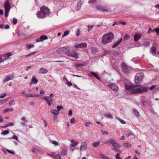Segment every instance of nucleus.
<instances>
[{
	"mask_svg": "<svg viewBox=\"0 0 159 159\" xmlns=\"http://www.w3.org/2000/svg\"><path fill=\"white\" fill-rule=\"evenodd\" d=\"M100 157L102 159H108V158L107 157L102 154H101Z\"/></svg>",
	"mask_w": 159,
	"mask_h": 159,
	"instance_id": "nucleus-43",
	"label": "nucleus"
},
{
	"mask_svg": "<svg viewBox=\"0 0 159 159\" xmlns=\"http://www.w3.org/2000/svg\"><path fill=\"white\" fill-rule=\"evenodd\" d=\"M118 120L121 123L123 124H125L126 123V122L123 120L120 119V118H118Z\"/></svg>",
	"mask_w": 159,
	"mask_h": 159,
	"instance_id": "nucleus-52",
	"label": "nucleus"
},
{
	"mask_svg": "<svg viewBox=\"0 0 159 159\" xmlns=\"http://www.w3.org/2000/svg\"><path fill=\"white\" fill-rule=\"evenodd\" d=\"M102 143L104 144H107L109 143L108 140L107 141H105V140H103L102 141Z\"/></svg>",
	"mask_w": 159,
	"mask_h": 159,
	"instance_id": "nucleus-46",
	"label": "nucleus"
},
{
	"mask_svg": "<svg viewBox=\"0 0 159 159\" xmlns=\"http://www.w3.org/2000/svg\"><path fill=\"white\" fill-rule=\"evenodd\" d=\"M80 30L79 29H78L76 31V35L78 36L80 34Z\"/></svg>",
	"mask_w": 159,
	"mask_h": 159,
	"instance_id": "nucleus-60",
	"label": "nucleus"
},
{
	"mask_svg": "<svg viewBox=\"0 0 159 159\" xmlns=\"http://www.w3.org/2000/svg\"><path fill=\"white\" fill-rule=\"evenodd\" d=\"M100 142L97 141L96 142H93L92 143V145L95 148L97 147L100 144Z\"/></svg>",
	"mask_w": 159,
	"mask_h": 159,
	"instance_id": "nucleus-26",
	"label": "nucleus"
},
{
	"mask_svg": "<svg viewBox=\"0 0 159 159\" xmlns=\"http://www.w3.org/2000/svg\"><path fill=\"white\" fill-rule=\"evenodd\" d=\"M155 31L157 33V34L159 35V28H157L154 29Z\"/></svg>",
	"mask_w": 159,
	"mask_h": 159,
	"instance_id": "nucleus-42",
	"label": "nucleus"
},
{
	"mask_svg": "<svg viewBox=\"0 0 159 159\" xmlns=\"http://www.w3.org/2000/svg\"><path fill=\"white\" fill-rule=\"evenodd\" d=\"M67 154V152L66 150H63L61 152V154L62 156H66Z\"/></svg>",
	"mask_w": 159,
	"mask_h": 159,
	"instance_id": "nucleus-31",
	"label": "nucleus"
},
{
	"mask_svg": "<svg viewBox=\"0 0 159 159\" xmlns=\"http://www.w3.org/2000/svg\"><path fill=\"white\" fill-rule=\"evenodd\" d=\"M88 28H89V30H88V31L89 32L92 29L93 27V25H91V26H88Z\"/></svg>",
	"mask_w": 159,
	"mask_h": 159,
	"instance_id": "nucleus-54",
	"label": "nucleus"
},
{
	"mask_svg": "<svg viewBox=\"0 0 159 159\" xmlns=\"http://www.w3.org/2000/svg\"><path fill=\"white\" fill-rule=\"evenodd\" d=\"M17 22V19L15 18H13V24H16Z\"/></svg>",
	"mask_w": 159,
	"mask_h": 159,
	"instance_id": "nucleus-50",
	"label": "nucleus"
},
{
	"mask_svg": "<svg viewBox=\"0 0 159 159\" xmlns=\"http://www.w3.org/2000/svg\"><path fill=\"white\" fill-rule=\"evenodd\" d=\"M122 39H121L119 41H118L116 43H115L114 44H113L112 46V48H114L116 47H117L120 43V42L122 41Z\"/></svg>",
	"mask_w": 159,
	"mask_h": 159,
	"instance_id": "nucleus-28",
	"label": "nucleus"
},
{
	"mask_svg": "<svg viewBox=\"0 0 159 159\" xmlns=\"http://www.w3.org/2000/svg\"><path fill=\"white\" fill-rule=\"evenodd\" d=\"M108 86L112 90L117 91L118 90V86L114 84H109Z\"/></svg>",
	"mask_w": 159,
	"mask_h": 159,
	"instance_id": "nucleus-10",
	"label": "nucleus"
},
{
	"mask_svg": "<svg viewBox=\"0 0 159 159\" xmlns=\"http://www.w3.org/2000/svg\"><path fill=\"white\" fill-rule=\"evenodd\" d=\"M62 48L63 53H66L67 55V53H69L70 50L69 47L68 46H67L66 47H62Z\"/></svg>",
	"mask_w": 159,
	"mask_h": 159,
	"instance_id": "nucleus-18",
	"label": "nucleus"
},
{
	"mask_svg": "<svg viewBox=\"0 0 159 159\" xmlns=\"http://www.w3.org/2000/svg\"><path fill=\"white\" fill-rule=\"evenodd\" d=\"M48 37L46 35H42L39 38V40H37L36 41V42H42L44 40H47L48 39Z\"/></svg>",
	"mask_w": 159,
	"mask_h": 159,
	"instance_id": "nucleus-17",
	"label": "nucleus"
},
{
	"mask_svg": "<svg viewBox=\"0 0 159 159\" xmlns=\"http://www.w3.org/2000/svg\"><path fill=\"white\" fill-rule=\"evenodd\" d=\"M87 44L85 43H81L79 44H75L74 47L76 48H86L87 47Z\"/></svg>",
	"mask_w": 159,
	"mask_h": 159,
	"instance_id": "nucleus-11",
	"label": "nucleus"
},
{
	"mask_svg": "<svg viewBox=\"0 0 159 159\" xmlns=\"http://www.w3.org/2000/svg\"><path fill=\"white\" fill-rule=\"evenodd\" d=\"M6 151L10 154H15V152H14L11 151L10 150L7 149Z\"/></svg>",
	"mask_w": 159,
	"mask_h": 159,
	"instance_id": "nucleus-49",
	"label": "nucleus"
},
{
	"mask_svg": "<svg viewBox=\"0 0 159 159\" xmlns=\"http://www.w3.org/2000/svg\"><path fill=\"white\" fill-rule=\"evenodd\" d=\"M120 154L119 153H117L115 157L116 159H120V157H119Z\"/></svg>",
	"mask_w": 159,
	"mask_h": 159,
	"instance_id": "nucleus-53",
	"label": "nucleus"
},
{
	"mask_svg": "<svg viewBox=\"0 0 159 159\" xmlns=\"http://www.w3.org/2000/svg\"><path fill=\"white\" fill-rule=\"evenodd\" d=\"M52 157L56 159H61L60 156L59 154L54 155L52 156Z\"/></svg>",
	"mask_w": 159,
	"mask_h": 159,
	"instance_id": "nucleus-30",
	"label": "nucleus"
},
{
	"mask_svg": "<svg viewBox=\"0 0 159 159\" xmlns=\"http://www.w3.org/2000/svg\"><path fill=\"white\" fill-rule=\"evenodd\" d=\"M150 90H152L154 89V90L155 91L157 90V88H156L155 85H152L151 87L149 88Z\"/></svg>",
	"mask_w": 159,
	"mask_h": 159,
	"instance_id": "nucleus-39",
	"label": "nucleus"
},
{
	"mask_svg": "<svg viewBox=\"0 0 159 159\" xmlns=\"http://www.w3.org/2000/svg\"><path fill=\"white\" fill-rule=\"evenodd\" d=\"M69 32L68 31H66L64 32V33L63 35V37L66 36H67L69 34Z\"/></svg>",
	"mask_w": 159,
	"mask_h": 159,
	"instance_id": "nucleus-48",
	"label": "nucleus"
},
{
	"mask_svg": "<svg viewBox=\"0 0 159 159\" xmlns=\"http://www.w3.org/2000/svg\"><path fill=\"white\" fill-rule=\"evenodd\" d=\"M144 78L143 74L142 73H137L135 77L134 81L137 86H140Z\"/></svg>",
	"mask_w": 159,
	"mask_h": 159,
	"instance_id": "nucleus-4",
	"label": "nucleus"
},
{
	"mask_svg": "<svg viewBox=\"0 0 159 159\" xmlns=\"http://www.w3.org/2000/svg\"><path fill=\"white\" fill-rule=\"evenodd\" d=\"M129 38V36L128 35H125L124 36V39L125 40H127Z\"/></svg>",
	"mask_w": 159,
	"mask_h": 159,
	"instance_id": "nucleus-51",
	"label": "nucleus"
},
{
	"mask_svg": "<svg viewBox=\"0 0 159 159\" xmlns=\"http://www.w3.org/2000/svg\"><path fill=\"white\" fill-rule=\"evenodd\" d=\"M93 123L91 122H86L84 123V125L86 127H89Z\"/></svg>",
	"mask_w": 159,
	"mask_h": 159,
	"instance_id": "nucleus-36",
	"label": "nucleus"
},
{
	"mask_svg": "<svg viewBox=\"0 0 159 159\" xmlns=\"http://www.w3.org/2000/svg\"><path fill=\"white\" fill-rule=\"evenodd\" d=\"M5 55L6 57H9L12 55V54L11 52H7Z\"/></svg>",
	"mask_w": 159,
	"mask_h": 159,
	"instance_id": "nucleus-41",
	"label": "nucleus"
},
{
	"mask_svg": "<svg viewBox=\"0 0 159 159\" xmlns=\"http://www.w3.org/2000/svg\"><path fill=\"white\" fill-rule=\"evenodd\" d=\"M33 46H34V45H30V44H27V47L28 48L29 50Z\"/></svg>",
	"mask_w": 159,
	"mask_h": 159,
	"instance_id": "nucleus-59",
	"label": "nucleus"
},
{
	"mask_svg": "<svg viewBox=\"0 0 159 159\" xmlns=\"http://www.w3.org/2000/svg\"><path fill=\"white\" fill-rule=\"evenodd\" d=\"M125 89L129 90L131 93H140L146 92L148 90V87H140L137 88V84L134 85L129 83L125 84Z\"/></svg>",
	"mask_w": 159,
	"mask_h": 159,
	"instance_id": "nucleus-1",
	"label": "nucleus"
},
{
	"mask_svg": "<svg viewBox=\"0 0 159 159\" xmlns=\"http://www.w3.org/2000/svg\"><path fill=\"white\" fill-rule=\"evenodd\" d=\"M91 49L92 52L93 53H95L98 52L97 49L95 47H92Z\"/></svg>",
	"mask_w": 159,
	"mask_h": 159,
	"instance_id": "nucleus-32",
	"label": "nucleus"
},
{
	"mask_svg": "<svg viewBox=\"0 0 159 159\" xmlns=\"http://www.w3.org/2000/svg\"><path fill=\"white\" fill-rule=\"evenodd\" d=\"M113 38V35L111 32L107 33L102 36V43L104 44L108 43L112 41Z\"/></svg>",
	"mask_w": 159,
	"mask_h": 159,
	"instance_id": "nucleus-3",
	"label": "nucleus"
},
{
	"mask_svg": "<svg viewBox=\"0 0 159 159\" xmlns=\"http://www.w3.org/2000/svg\"><path fill=\"white\" fill-rule=\"evenodd\" d=\"M8 101V100L7 99H4L1 100H0V103L1 105L4 104Z\"/></svg>",
	"mask_w": 159,
	"mask_h": 159,
	"instance_id": "nucleus-35",
	"label": "nucleus"
},
{
	"mask_svg": "<svg viewBox=\"0 0 159 159\" xmlns=\"http://www.w3.org/2000/svg\"><path fill=\"white\" fill-rule=\"evenodd\" d=\"M82 4V3L81 1H79L78 3L77 6L76 11H78L80 9L81 7Z\"/></svg>",
	"mask_w": 159,
	"mask_h": 159,
	"instance_id": "nucleus-25",
	"label": "nucleus"
},
{
	"mask_svg": "<svg viewBox=\"0 0 159 159\" xmlns=\"http://www.w3.org/2000/svg\"><path fill=\"white\" fill-rule=\"evenodd\" d=\"M121 66L122 68V71L125 74H128L129 73L130 69L125 63H122L121 64Z\"/></svg>",
	"mask_w": 159,
	"mask_h": 159,
	"instance_id": "nucleus-8",
	"label": "nucleus"
},
{
	"mask_svg": "<svg viewBox=\"0 0 159 159\" xmlns=\"http://www.w3.org/2000/svg\"><path fill=\"white\" fill-rule=\"evenodd\" d=\"M70 122L71 123H73L75 122V119L74 118H71L70 119Z\"/></svg>",
	"mask_w": 159,
	"mask_h": 159,
	"instance_id": "nucleus-61",
	"label": "nucleus"
},
{
	"mask_svg": "<svg viewBox=\"0 0 159 159\" xmlns=\"http://www.w3.org/2000/svg\"><path fill=\"white\" fill-rule=\"evenodd\" d=\"M40 99L45 100L49 106H51L52 105V102L53 101V100L52 98L49 96H45L40 98Z\"/></svg>",
	"mask_w": 159,
	"mask_h": 159,
	"instance_id": "nucleus-7",
	"label": "nucleus"
},
{
	"mask_svg": "<svg viewBox=\"0 0 159 159\" xmlns=\"http://www.w3.org/2000/svg\"><path fill=\"white\" fill-rule=\"evenodd\" d=\"M36 52H32L31 53H30V54H27L26 55L25 57H27L30 56H31V55H33Z\"/></svg>",
	"mask_w": 159,
	"mask_h": 159,
	"instance_id": "nucleus-44",
	"label": "nucleus"
},
{
	"mask_svg": "<svg viewBox=\"0 0 159 159\" xmlns=\"http://www.w3.org/2000/svg\"><path fill=\"white\" fill-rule=\"evenodd\" d=\"M96 9L99 11H107V9L106 7H103L100 5H98L96 7Z\"/></svg>",
	"mask_w": 159,
	"mask_h": 159,
	"instance_id": "nucleus-13",
	"label": "nucleus"
},
{
	"mask_svg": "<svg viewBox=\"0 0 159 159\" xmlns=\"http://www.w3.org/2000/svg\"><path fill=\"white\" fill-rule=\"evenodd\" d=\"M13 110V109L12 108H11L10 109H7L6 110H4V113H6L8 112V111H12Z\"/></svg>",
	"mask_w": 159,
	"mask_h": 159,
	"instance_id": "nucleus-38",
	"label": "nucleus"
},
{
	"mask_svg": "<svg viewBox=\"0 0 159 159\" xmlns=\"http://www.w3.org/2000/svg\"><path fill=\"white\" fill-rule=\"evenodd\" d=\"M67 55L69 56L73 57L75 58H77L78 57V53L75 51L69 52L67 53Z\"/></svg>",
	"mask_w": 159,
	"mask_h": 159,
	"instance_id": "nucleus-9",
	"label": "nucleus"
},
{
	"mask_svg": "<svg viewBox=\"0 0 159 159\" xmlns=\"http://www.w3.org/2000/svg\"><path fill=\"white\" fill-rule=\"evenodd\" d=\"M80 151H84L86 150L87 144L86 142H82L81 143L80 148Z\"/></svg>",
	"mask_w": 159,
	"mask_h": 159,
	"instance_id": "nucleus-12",
	"label": "nucleus"
},
{
	"mask_svg": "<svg viewBox=\"0 0 159 159\" xmlns=\"http://www.w3.org/2000/svg\"><path fill=\"white\" fill-rule=\"evenodd\" d=\"M96 0H89V3H91L93 2H95Z\"/></svg>",
	"mask_w": 159,
	"mask_h": 159,
	"instance_id": "nucleus-62",
	"label": "nucleus"
},
{
	"mask_svg": "<svg viewBox=\"0 0 159 159\" xmlns=\"http://www.w3.org/2000/svg\"><path fill=\"white\" fill-rule=\"evenodd\" d=\"M9 133V131L6 130L2 132L1 133L2 135H5L6 134H8Z\"/></svg>",
	"mask_w": 159,
	"mask_h": 159,
	"instance_id": "nucleus-37",
	"label": "nucleus"
},
{
	"mask_svg": "<svg viewBox=\"0 0 159 159\" xmlns=\"http://www.w3.org/2000/svg\"><path fill=\"white\" fill-rule=\"evenodd\" d=\"M101 131L102 132V133L104 135H107L108 134V133L106 131H103L102 130H101Z\"/></svg>",
	"mask_w": 159,
	"mask_h": 159,
	"instance_id": "nucleus-58",
	"label": "nucleus"
},
{
	"mask_svg": "<svg viewBox=\"0 0 159 159\" xmlns=\"http://www.w3.org/2000/svg\"><path fill=\"white\" fill-rule=\"evenodd\" d=\"M142 35L140 34H136L134 36V40L135 42L138 41L141 37Z\"/></svg>",
	"mask_w": 159,
	"mask_h": 159,
	"instance_id": "nucleus-15",
	"label": "nucleus"
},
{
	"mask_svg": "<svg viewBox=\"0 0 159 159\" xmlns=\"http://www.w3.org/2000/svg\"><path fill=\"white\" fill-rule=\"evenodd\" d=\"M4 7L5 8V16L7 17L8 15V13L11 8V6L9 2V1L7 0L5 3Z\"/></svg>",
	"mask_w": 159,
	"mask_h": 159,
	"instance_id": "nucleus-5",
	"label": "nucleus"
},
{
	"mask_svg": "<svg viewBox=\"0 0 159 159\" xmlns=\"http://www.w3.org/2000/svg\"><path fill=\"white\" fill-rule=\"evenodd\" d=\"M124 145L125 147L128 148H129L131 146V145L129 143H124Z\"/></svg>",
	"mask_w": 159,
	"mask_h": 159,
	"instance_id": "nucleus-40",
	"label": "nucleus"
},
{
	"mask_svg": "<svg viewBox=\"0 0 159 159\" xmlns=\"http://www.w3.org/2000/svg\"><path fill=\"white\" fill-rule=\"evenodd\" d=\"M156 48L155 46L152 47L151 49V52L152 54L154 55L156 53Z\"/></svg>",
	"mask_w": 159,
	"mask_h": 159,
	"instance_id": "nucleus-24",
	"label": "nucleus"
},
{
	"mask_svg": "<svg viewBox=\"0 0 159 159\" xmlns=\"http://www.w3.org/2000/svg\"><path fill=\"white\" fill-rule=\"evenodd\" d=\"M50 112L55 116H57L58 115L59 112V111L56 109H52L51 110Z\"/></svg>",
	"mask_w": 159,
	"mask_h": 159,
	"instance_id": "nucleus-21",
	"label": "nucleus"
},
{
	"mask_svg": "<svg viewBox=\"0 0 159 159\" xmlns=\"http://www.w3.org/2000/svg\"><path fill=\"white\" fill-rule=\"evenodd\" d=\"M40 96V94H25V98L30 97H38Z\"/></svg>",
	"mask_w": 159,
	"mask_h": 159,
	"instance_id": "nucleus-20",
	"label": "nucleus"
},
{
	"mask_svg": "<svg viewBox=\"0 0 159 159\" xmlns=\"http://www.w3.org/2000/svg\"><path fill=\"white\" fill-rule=\"evenodd\" d=\"M133 114L136 116H138L139 115L138 111L135 109H133Z\"/></svg>",
	"mask_w": 159,
	"mask_h": 159,
	"instance_id": "nucleus-29",
	"label": "nucleus"
},
{
	"mask_svg": "<svg viewBox=\"0 0 159 159\" xmlns=\"http://www.w3.org/2000/svg\"><path fill=\"white\" fill-rule=\"evenodd\" d=\"M14 78L13 75H10L6 76V78L3 81V83L6 82L11 80H13Z\"/></svg>",
	"mask_w": 159,
	"mask_h": 159,
	"instance_id": "nucleus-14",
	"label": "nucleus"
},
{
	"mask_svg": "<svg viewBox=\"0 0 159 159\" xmlns=\"http://www.w3.org/2000/svg\"><path fill=\"white\" fill-rule=\"evenodd\" d=\"M104 116L107 118L112 119L113 118L112 115L108 113L105 114Z\"/></svg>",
	"mask_w": 159,
	"mask_h": 159,
	"instance_id": "nucleus-27",
	"label": "nucleus"
},
{
	"mask_svg": "<svg viewBox=\"0 0 159 159\" xmlns=\"http://www.w3.org/2000/svg\"><path fill=\"white\" fill-rule=\"evenodd\" d=\"M109 143L112 144L113 147L120 148L121 146L114 139L110 138L108 139Z\"/></svg>",
	"mask_w": 159,
	"mask_h": 159,
	"instance_id": "nucleus-6",
	"label": "nucleus"
},
{
	"mask_svg": "<svg viewBox=\"0 0 159 159\" xmlns=\"http://www.w3.org/2000/svg\"><path fill=\"white\" fill-rule=\"evenodd\" d=\"M57 109L58 110L57 111H59L61 109H63V107L61 106H57Z\"/></svg>",
	"mask_w": 159,
	"mask_h": 159,
	"instance_id": "nucleus-47",
	"label": "nucleus"
},
{
	"mask_svg": "<svg viewBox=\"0 0 159 159\" xmlns=\"http://www.w3.org/2000/svg\"><path fill=\"white\" fill-rule=\"evenodd\" d=\"M14 102V100L13 99H11L10 100L9 102V105H11Z\"/></svg>",
	"mask_w": 159,
	"mask_h": 159,
	"instance_id": "nucleus-63",
	"label": "nucleus"
},
{
	"mask_svg": "<svg viewBox=\"0 0 159 159\" xmlns=\"http://www.w3.org/2000/svg\"><path fill=\"white\" fill-rule=\"evenodd\" d=\"M7 125L8 126H12L13 125V123L12 122H10Z\"/></svg>",
	"mask_w": 159,
	"mask_h": 159,
	"instance_id": "nucleus-64",
	"label": "nucleus"
},
{
	"mask_svg": "<svg viewBox=\"0 0 159 159\" xmlns=\"http://www.w3.org/2000/svg\"><path fill=\"white\" fill-rule=\"evenodd\" d=\"M90 74L92 75L93 76H94L96 78L98 79H99V78L98 75L96 74L94 72H90Z\"/></svg>",
	"mask_w": 159,
	"mask_h": 159,
	"instance_id": "nucleus-34",
	"label": "nucleus"
},
{
	"mask_svg": "<svg viewBox=\"0 0 159 159\" xmlns=\"http://www.w3.org/2000/svg\"><path fill=\"white\" fill-rule=\"evenodd\" d=\"M40 11H38L37 14V17L39 18H43L48 16L50 14L49 9L45 6L40 8Z\"/></svg>",
	"mask_w": 159,
	"mask_h": 159,
	"instance_id": "nucleus-2",
	"label": "nucleus"
},
{
	"mask_svg": "<svg viewBox=\"0 0 159 159\" xmlns=\"http://www.w3.org/2000/svg\"><path fill=\"white\" fill-rule=\"evenodd\" d=\"M12 139H15L16 141L18 140V137L15 135H14L11 138Z\"/></svg>",
	"mask_w": 159,
	"mask_h": 159,
	"instance_id": "nucleus-45",
	"label": "nucleus"
},
{
	"mask_svg": "<svg viewBox=\"0 0 159 159\" xmlns=\"http://www.w3.org/2000/svg\"><path fill=\"white\" fill-rule=\"evenodd\" d=\"M52 144L55 145H58V143L57 142L54 141H52Z\"/></svg>",
	"mask_w": 159,
	"mask_h": 159,
	"instance_id": "nucleus-55",
	"label": "nucleus"
},
{
	"mask_svg": "<svg viewBox=\"0 0 159 159\" xmlns=\"http://www.w3.org/2000/svg\"><path fill=\"white\" fill-rule=\"evenodd\" d=\"M126 134L128 136H129L132 134V133L130 131H128L126 132Z\"/></svg>",
	"mask_w": 159,
	"mask_h": 159,
	"instance_id": "nucleus-57",
	"label": "nucleus"
},
{
	"mask_svg": "<svg viewBox=\"0 0 159 159\" xmlns=\"http://www.w3.org/2000/svg\"><path fill=\"white\" fill-rule=\"evenodd\" d=\"M48 72L47 70L43 68H41L39 70V73L41 74H46Z\"/></svg>",
	"mask_w": 159,
	"mask_h": 159,
	"instance_id": "nucleus-22",
	"label": "nucleus"
},
{
	"mask_svg": "<svg viewBox=\"0 0 159 159\" xmlns=\"http://www.w3.org/2000/svg\"><path fill=\"white\" fill-rule=\"evenodd\" d=\"M57 52L58 54L63 53L62 48H58L57 51Z\"/></svg>",
	"mask_w": 159,
	"mask_h": 159,
	"instance_id": "nucleus-33",
	"label": "nucleus"
},
{
	"mask_svg": "<svg viewBox=\"0 0 159 159\" xmlns=\"http://www.w3.org/2000/svg\"><path fill=\"white\" fill-rule=\"evenodd\" d=\"M71 143L70 144V146L73 147H74L76 146L78 144L77 142H75L74 140H72L71 141Z\"/></svg>",
	"mask_w": 159,
	"mask_h": 159,
	"instance_id": "nucleus-23",
	"label": "nucleus"
},
{
	"mask_svg": "<svg viewBox=\"0 0 159 159\" xmlns=\"http://www.w3.org/2000/svg\"><path fill=\"white\" fill-rule=\"evenodd\" d=\"M6 96V94L5 93H4L3 94H1L0 95V98H2L5 97Z\"/></svg>",
	"mask_w": 159,
	"mask_h": 159,
	"instance_id": "nucleus-56",
	"label": "nucleus"
},
{
	"mask_svg": "<svg viewBox=\"0 0 159 159\" xmlns=\"http://www.w3.org/2000/svg\"><path fill=\"white\" fill-rule=\"evenodd\" d=\"M31 151L32 152L34 153L39 152L41 153L42 152V151L37 147H34L32 148Z\"/></svg>",
	"mask_w": 159,
	"mask_h": 159,
	"instance_id": "nucleus-16",
	"label": "nucleus"
},
{
	"mask_svg": "<svg viewBox=\"0 0 159 159\" xmlns=\"http://www.w3.org/2000/svg\"><path fill=\"white\" fill-rule=\"evenodd\" d=\"M38 82V80L35 77H33L31 79V82L30 83V85H31L33 84H36Z\"/></svg>",
	"mask_w": 159,
	"mask_h": 159,
	"instance_id": "nucleus-19",
	"label": "nucleus"
}]
</instances>
